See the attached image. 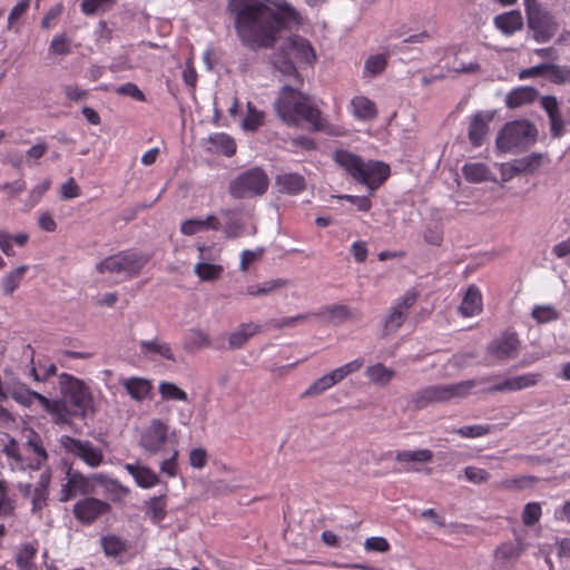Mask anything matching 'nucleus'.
<instances>
[{
    "label": "nucleus",
    "instance_id": "f8f14e48",
    "mask_svg": "<svg viewBox=\"0 0 570 570\" xmlns=\"http://www.w3.org/2000/svg\"><path fill=\"white\" fill-rule=\"evenodd\" d=\"M61 444L67 452L78 456L91 468L100 465L104 454L99 448H96L89 441L78 440L71 436H62Z\"/></svg>",
    "mask_w": 570,
    "mask_h": 570
},
{
    "label": "nucleus",
    "instance_id": "ddd939ff",
    "mask_svg": "<svg viewBox=\"0 0 570 570\" xmlns=\"http://www.w3.org/2000/svg\"><path fill=\"white\" fill-rule=\"evenodd\" d=\"M433 452L429 449L403 450L395 454V461L400 463L404 471L416 473H431V469L424 465L432 462Z\"/></svg>",
    "mask_w": 570,
    "mask_h": 570
},
{
    "label": "nucleus",
    "instance_id": "09e8293b",
    "mask_svg": "<svg viewBox=\"0 0 570 570\" xmlns=\"http://www.w3.org/2000/svg\"><path fill=\"white\" fill-rule=\"evenodd\" d=\"M104 552L110 557H117L126 550V541L116 535H105L101 538Z\"/></svg>",
    "mask_w": 570,
    "mask_h": 570
},
{
    "label": "nucleus",
    "instance_id": "6ab92c4d",
    "mask_svg": "<svg viewBox=\"0 0 570 570\" xmlns=\"http://www.w3.org/2000/svg\"><path fill=\"white\" fill-rule=\"evenodd\" d=\"M491 116L485 112L475 114L470 122L469 140L474 147L482 146L488 132Z\"/></svg>",
    "mask_w": 570,
    "mask_h": 570
},
{
    "label": "nucleus",
    "instance_id": "6e6552de",
    "mask_svg": "<svg viewBox=\"0 0 570 570\" xmlns=\"http://www.w3.org/2000/svg\"><path fill=\"white\" fill-rule=\"evenodd\" d=\"M284 58L275 59L274 63L285 75L298 78L293 60L312 65L315 61V53L307 40L298 36L289 37L284 47Z\"/></svg>",
    "mask_w": 570,
    "mask_h": 570
},
{
    "label": "nucleus",
    "instance_id": "cd10ccee",
    "mask_svg": "<svg viewBox=\"0 0 570 570\" xmlns=\"http://www.w3.org/2000/svg\"><path fill=\"white\" fill-rule=\"evenodd\" d=\"M125 468L134 478L138 487L148 489L156 485L158 482L157 474L146 466L138 464H126Z\"/></svg>",
    "mask_w": 570,
    "mask_h": 570
},
{
    "label": "nucleus",
    "instance_id": "473e14b6",
    "mask_svg": "<svg viewBox=\"0 0 570 570\" xmlns=\"http://www.w3.org/2000/svg\"><path fill=\"white\" fill-rule=\"evenodd\" d=\"M539 482V479L535 476L520 475L502 480L500 482V488L507 491H523L534 488Z\"/></svg>",
    "mask_w": 570,
    "mask_h": 570
},
{
    "label": "nucleus",
    "instance_id": "680f3d73",
    "mask_svg": "<svg viewBox=\"0 0 570 570\" xmlns=\"http://www.w3.org/2000/svg\"><path fill=\"white\" fill-rule=\"evenodd\" d=\"M541 517V508L537 502H529L523 510L522 520L525 525H533Z\"/></svg>",
    "mask_w": 570,
    "mask_h": 570
},
{
    "label": "nucleus",
    "instance_id": "aec40b11",
    "mask_svg": "<svg viewBox=\"0 0 570 570\" xmlns=\"http://www.w3.org/2000/svg\"><path fill=\"white\" fill-rule=\"evenodd\" d=\"M446 401H448V394H446L445 384L428 386V387L419 391L412 397V402L415 404L416 407H423L431 403H439V402H446Z\"/></svg>",
    "mask_w": 570,
    "mask_h": 570
},
{
    "label": "nucleus",
    "instance_id": "de8ad7c7",
    "mask_svg": "<svg viewBox=\"0 0 570 570\" xmlns=\"http://www.w3.org/2000/svg\"><path fill=\"white\" fill-rule=\"evenodd\" d=\"M364 365L363 358H355L342 366H338L331 371L332 376L334 377L336 384L342 382L348 375L360 371Z\"/></svg>",
    "mask_w": 570,
    "mask_h": 570
},
{
    "label": "nucleus",
    "instance_id": "72a5a7b5",
    "mask_svg": "<svg viewBox=\"0 0 570 570\" xmlns=\"http://www.w3.org/2000/svg\"><path fill=\"white\" fill-rule=\"evenodd\" d=\"M26 444L35 454L36 468L41 466L48 459L41 436L35 431H29Z\"/></svg>",
    "mask_w": 570,
    "mask_h": 570
},
{
    "label": "nucleus",
    "instance_id": "39448f33",
    "mask_svg": "<svg viewBox=\"0 0 570 570\" xmlns=\"http://www.w3.org/2000/svg\"><path fill=\"white\" fill-rule=\"evenodd\" d=\"M60 390L65 397L62 401L66 405L69 403L73 411H69V419L71 415H77L82 419L94 416L96 406L90 389L80 380L69 375L62 374L60 376ZM70 420L67 422L69 423Z\"/></svg>",
    "mask_w": 570,
    "mask_h": 570
},
{
    "label": "nucleus",
    "instance_id": "393cba45",
    "mask_svg": "<svg viewBox=\"0 0 570 570\" xmlns=\"http://www.w3.org/2000/svg\"><path fill=\"white\" fill-rule=\"evenodd\" d=\"M193 271L200 282H217L222 278L225 267L222 263L196 262Z\"/></svg>",
    "mask_w": 570,
    "mask_h": 570
},
{
    "label": "nucleus",
    "instance_id": "423d86ee",
    "mask_svg": "<svg viewBox=\"0 0 570 570\" xmlns=\"http://www.w3.org/2000/svg\"><path fill=\"white\" fill-rule=\"evenodd\" d=\"M148 262V257L134 250H124L110 255L96 265L99 274L117 275L131 278L137 275Z\"/></svg>",
    "mask_w": 570,
    "mask_h": 570
},
{
    "label": "nucleus",
    "instance_id": "ea45409f",
    "mask_svg": "<svg viewBox=\"0 0 570 570\" xmlns=\"http://www.w3.org/2000/svg\"><path fill=\"white\" fill-rule=\"evenodd\" d=\"M560 316V313L558 309L550 304L544 305H535L532 308L531 317L538 323V324H546L552 321L558 320Z\"/></svg>",
    "mask_w": 570,
    "mask_h": 570
},
{
    "label": "nucleus",
    "instance_id": "20e7f679",
    "mask_svg": "<svg viewBox=\"0 0 570 570\" xmlns=\"http://www.w3.org/2000/svg\"><path fill=\"white\" fill-rule=\"evenodd\" d=\"M8 399L12 397L17 403L23 406H30L33 401H38L43 410L51 415L56 424H66L69 421V412L61 400H49L48 397L31 391L21 382H11L4 386Z\"/></svg>",
    "mask_w": 570,
    "mask_h": 570
},
{
    "label": "nucleus",
    "instance_id": "2eb2a0df",
    "mask_svg": "<svg viewBox=\"0 0 570 570\" xmlns=\"http://www.w3.org/2000/svg\"><path fill=\"white\" fill-rule=\"evenodd\" d=\"M416 301L415 293H406L400 302L393 305L389 315L384 320V334L390 335L395 333L407 316V312Z\"/></svg>",
    "mask_w": 570,
    "mask_h": 570
},
{
    "label": "nucleus",
    "instance_id": "a19ab883",
    "mask_svg": "<svg viewBox=\"0 0 570 570\" xmlns=\"http://www.w3.org/2000/svg\"><path fill=\"white\" fill-rule=\"evenodd\" d=\"M336 385V382L334 377L332 376L331 372L324 374L320 379L315 380L308 389L303 393V396L305 397H312L320 395L324 393L325 391L330 390Z\"/></svg>",
    "mask_w": 570,
    "mask_h": 570
},
{
    "label": "nucleus",
    "instance_id": "79ce46f5",
    "mask_svg": "<svg viewBox=\"0 0 570 570\" xmlns=\"http://www.w3.org/2000/svg\"><path fill=\"white\" fill-rule=\"evenodd\" d=\"M196 249L198 252L197 262L222 263V247L217 244H199Z\"/></svg>",
    "mask_w": 570,
    "mask_h": 570
},
{
    "label": "nucleus",
    "instance_id": "7c9ffc66",
    "mask_svg": "<svg viewBox=\"0 0 570 570\" xmlns=\"http://www.w3.org/2000/svg\"><path fill=\"white\" fill-rule=\"evenodd\" d=\"M259 326L254 323L240 324L230 333L228 343L232 348L242 347L250 337L258 332Z\"/></svg>",
    "mask_w": 570,
    "mask_h": 570
},
{
    "label": "nucleus",
    "instance_id": "603ef678",
    "mask_svg": "<svg viewBox=\"0 0 570 570\" xmlns=\"http://www.w3.org/2000/svg\"><path fill=\"white\" fill-rule=\"evenodd\" d=\"M552 82L561 85L570 82V69L548 63L547 75Z\"/></svg>",
    "mask_w": 570,
    "mask_h": 570
},
{
    "label": "nucleus",
    "instance_id": "a18cd8bd",
    "mask_svg": "<svg viewBox=\"0 0 570 570\" xmlns=\"http://www.w3.org/2000/svg\"><path fill=\"white\" fill-rule=\"evenodd\" d=\"M158 390L163 400L187 401V393L175 383L163 381L159 383Z\"/></svg>",
    "mask_w": 570,
    "mask_h": 570
},
{
    "label": "nucleus",
    "instance_id": "f704fd0d",
    "mask_svg": "<svg viewBox=\"0 0 570 570\" xmlns=\"http://www.w3.org/2000/svg\"><path fill=\"white\" fill-rule=\"evenodd\" d=\"M27 271L28 266L21 265L2 277L1 285L7 295H11L19 287Z\"/></svg>",
    "mask_w": 570,
    "mask_h": 570
},
{
    "label": "nucleus",
    "instance_id": "dca6fc26",
    "mask_svg": "<svg viewBox=\"0 0 570 570\" xmlns=\"http://www.w3.org/2000/svg\"><path fill=\"white\" fill-rule=\"evenodd\" d=\"M107 501H77L73 505L75 517L82 523L94 522L100 514L108 512Z\"/></svg>",
    "mask_w": 570,
    "mask_h": 570
},
{
    "label": "nucleus",
    "instance_id": "c9c22d12",
    "mask_svg": "<svg viewBox=\"0 0 570 570\" xmlns=\"http://www.w3.org/2000/svg\"><path fill=\"white\" fill-rule=\"evenodd\" d=\"M37 554V547L32 543L23 544L16 558L17 567L19 570H36L33 559Z\"/></svg>",
    "mask_w": 570,
    "mask_h": 570
},
{
    "label": "nucleus",
    "instance_id": "e433bc0d",
    "mask_svg": "<svg viewBox=\"0 0 570 570\" xmlns=\"http://www.w3.org/2000/svg\"><path fill=\"white\" fill-rule=\"evenodd\" d=\"M208 346H210L208 335L198 328L190 330L184 342V347L188 351L202 350Z\"/></svg>",
    "mask_w": 570,
    "mask_h": 570
},
{
    "label": "nucleus",
    "instance_id": "4468645a",
    "mask_svg": "<svg viewBox=\"0 0 570 570\" xmlns=\"http://www.w3.org/2000/svg\"><path fill=\"white\" fill-rule=\"evenodd\" d=\"M520 342L514 333H503L494 338L488 346L489 357L505 361L518 355Z\"/></svg>",
    "mask_w": 570,
    "mask_h": 570
},
{
    "label": "nucleus",
    "instance_id": "13d9d810",
    "mask_svg": "<svg viewBox=\"0 0 570 570\" xmlns=\"http://www.w3.org/2000/svg\"><path fill=\"white\" fill-rule=\"evenodd\" d=\"M448 69L458 73H478L480 65L475 61L465 62L456 57Z\"/></svg>",
    "mask_w": 570,
    "mask_h": 570
},
{
    "label": "nucleus",
    "instance_id": "a878e982",
    "mask_svg": "<svg viewBox=\"0 0 570 570\" xmlns=\"http://www.w3.org/2000/svg\"><path fill=\"white\" fill-rule=\"evenodd\" d=\"M538 96V91L528 86L518 87L511 90L505 97L508 108H519L523 105L532 102Z\"/></svg>",
    "mask_w": 570,
    "mask_h": 570
},
{
    "label": "nucleus",
    "instance_id": "412c9836",
    "mask_svg": "<svg viewBox=\"0 0 570 570\" xmlns=\"http://www.w3.org/2000/svg\"><path fill=\"white\" fill-rule=\"evenodd\" d=\"M482 307L483 303L480 289L475 285H470L459 307L460 313L465 317H472L480 314Z\"/></svg>",
    "mask_w": 570,
    "mask_h": 570
},
{
    "label": "nucleus",
    "instance_id": "c85d7f7f",
    "mask_svg": "<svg viewBox=\"0 0 570 570\" xmlns=\"http://www.w3.org/2000/svg\"><path fill=\"white\" fill-rule=\"evenodd\" d=\"M365 375L373 384L386 386L395 376V371L382 363H375L366 367Z\"/></svg>",
    "mask_w": 570,
    "mask_h": 570
},
{
    "label": "nucleus",
    "instance_id": "864d4df0",
    "mask_svg": "<svg viewBox=\"0 0 570 570\" xmlns=\"http://www.w3.org/2000/svg\"><path fill=\"white\" fill-rule=\"evenodd\" d=\"M3 452L10 460L12 468L23 469V461L19 451V445L14 440H10L3 448Z\"/></svg>",
    "mask_w": 570,
    "mask_h": 570
},
{
    "label": "nucleus",
    "instance_id": "052dcab7",
    "mask_svg": "<svg viewBox=\"0 0 570 570\" xmlns=\"http://www.w3.org/2000/svg\"><path fill=\"white\" fill-rule=\"evenodd\" d=\"M165 501H146V514L150 517L153 522H159L166 514Z\"/></svg>",
    "mask_w": 570,
    "mask_h": 570
},
{
    "label": "nucleus",
    "instance_id": "4be33fe9",
    "mask_svg": "<svg viewBox=\"0 0 570 570\" xmlns=\"http://www.w3.org/2000/svg\"><path fill=\"white\" fill-rule=\"evenodd\" d=\"M350 105L353 116L358 120H373L377 115L374 101L365 96L360 95L353 97Z\"/></svg>",
    "mask_w": 570,
    "mask_h": 570
},
{
    "label": "nucleus",
    "instance_id": "5701e85b",
    "mask_svg": "<svg viewBox=\"0 0 570 570\" xmlns=\"http://www.w3.org/2000/svg\"><path fill=\"white\" fill-rule=\"evenodd\" d=\"M495 27L504 35H513L523 27V18L519 10H511L494 18Z\"/></svg>",
    "mask_w": 570,
    "mask_h": 570
},
{
    "label": "nucleus",
    "instance_id": "b1692460",
    "mask_svg": "<svg viewBox=\"0 0 570 570\" xmlns=\"http://www.w3.org/2000/svg\"><path fill=\"white\" fill-rule=\"evenodd\" d=\"M276 185L282 193L299 194L305 187V178L296 173H284L276 176Z\"/></svg>",
    "mask_w": 570,
    "mask_h": 570
},
{
    "label": "nucleus",
    "instance_id": "774afa93",
    "mask_svg": "<svg viewBox=\"0 0 570 570\" xmlns=\"http://www.w3.org/2000/svg\"><path fill=\"white\" fill-rule=\"evenodd\" d=\"M490 428L484 425H468L455 430V433L463 438H479L489 433Z\"/></svg>",
    "mask_w": 570,
    "mask_h": 570
},
{
    "label": "nucleus",
    "instance_id": "58836bf2",
    "mask_svg": "<svg viewBox=\"0 0 570 570\" xmlns=\"http://www.w3.org/2000/svg\"><path fill=\"white\" fill-rule=\"evenodd\" d=\"M213 148L225 156H233L236 151V145L233 138L226 134L219 132L213 135L210 138Z\"/></svg>",
    "mask_w": 570,
    "mask_h": 570
},
{
    "label": "nucleus",
    "instance_id": "2f4dec72",
    "mask_svg": "<svg viewBox=\"0 0 570 570\" xmlns=\"http://www.w3.org/2000/svg\"><path fill=\"white\" fill-rule=\"evenodd\" d=\"M464 178L473 184L487 181L491 178V173L485 164L470 163L462 167Z\"/></svg>",
    "mask_w": 570,
    "mask_h": 570
},
{
    "label": "nucleus",
    "instance_id": "c03bdc74",
    "mask_svg": "<svg viewBox=\"0 0 570 570\" xmlns=\"http://www.w3.org/2000/svg\"><path fill=\"white\" fill-rule=\"evenodd\" d=\"M265 114L256 109L252 102H247V115L242 121V128L254 131L264 124Z\"/></svg>",
    "mask_w": 570,
    "mask_h": 570
},
{
    "label": "nucleus",
    "instance_id": "37998d69",
    "mask_svg": "<svg viewBox=\"0 0 570 570\" xmlns=\"http://www.w3.org/2000/svg\"><path fill=\"white\" fill-rule=\"evenodd\" d=\"M523 552L522 543H503L495 550L497 560L501 561L503 564L508 561L518 559Z\"/></svg>",
    "mask_w": 570,
    "mask_h": 570
},
{
    "label": "nucleus",
    "instance_id": "bb28decb",
    "mask_svg": "<svg viewBox=\"0 0 570 570\" xmlns=\"http://www.w3.org/2000/svg\"><path fill=\"white\" fill-rule=\"evenodd\" d=\"M139 346L141 353L146 356L151 358L159 356L165 360L175 361L170 346L165 342L158 340L141 341Z\"/></svg>",
    "mask_w": 570,
    "mask_h": 570
},
{
    "label": "nucleus",
    "instance_id": "e2e57ef3",
    "mask_svg": "<svg viewBox=\"0 0 570 570\" xmlns=\"http://www.w3.org/2000/svg\"><path fill=\"white\" fill-rule=\"evenodd\" d=\"M49 51L59 56L69 53L70 40L63 35L56 36L50 42Z\"/></svg>",
    "mask_w": 570,
    "mask_h": 570
},
{
    "label": "nucleus",
    "instance_id": "6e6d98bb",
    "mask_svg": "<svg viewBox=\"0 0 570 570\" xmlns=\"http://www.w3.org/2000/svg\"><path fill=\"white\" fill-rule=\"evenodd\" d=\"M324 317L332 323H341L350 317L348 308L344 305H333L324 311Z\"/></svg>",
    "mask_w": 570,
    "mask_h": 570
},
{
    "label": "nucleus",
    "instance_id": "1a4fd4ad",
    "mask_svg": "<svg viewBox=\"0 0 570 570\" xmlns=\"http://www.w3.org/2000/svg\"><path fill=\"white\" fill-rule=\"evenodd\" d=\"M535 130L527 120L508 122L497 137V147L500 151L511 153L527 147L533 141Z\"/></svg>",
    "mask_w": 570,
    "mask_h": 570
},
{
    "label": "nucleus",
    "instance_id": "49530a36",
    "mask_svg": "<svg viewBox=\"0 0 570 570\" xmlns=\"http://www.w3.org/2000/svg\"><path fill=\"white\" fill-rule=\"evenodd\" d=\"M475 387V381H462L454 384H445L448 401L468 396Z\"/></svg>",
    "mask_w": 570,
    "mask_h": 570
},
{
    "label": "nucleus",
    "instance_id": "8fccbe9b",
    "mask_svg": "<svg viewBox=\"0 0 570 570\" xmlns=\"http://www.w3.org/2000/svg\"><path fill=\"white\" fill-rule=\"evenodd\" d=\"M286 282L284 279L277 278L264 282L258 285H250L246 288V293L252 296L266 295L273 292L276 288L284 286Z\"/></svg>",
    "mask_w": 570,
    "mask_h": 570
},
{
    "label": "nucleus",
    "instance_id": "4d7b16f0",
    "mask_svg": "<svg viewBox=\"0 0 570 570\" xmlns=\"http://www.w3.org/2000/svg\"><path fill=\"white\" fill-rule=\"evenodd\" d=\"M116 0H83L81 8L83 13L92 14L109 9Z\"/></svg>",
    "mask_w": 570,
    "mask_h": 570
},
{
    "label": "nucleus",
    "instance_id": "f3484780",
    "mask_svg": "<svg viewBox=\"0 0 570 570\" xmlns=\"http://www.w3.org/2000/svg\"><path fill=\"white\" fill-rule=\"evenodd\" d=\"M120 384L130 397L137 402H142L149 399L153 392L151 381L144 377L131 376L121 379Z\"/></svg>",
    "mask_w": 570,
    "mask_h": 570
},
{
    "label": "nucleus",
    "instance_id": "a211bd4d",
    "mask_svg": "<svg viewBox=\"0 0 570 570\" xmlns=\"http://www.w3.org/2000/svg\"><path fill=\"white\" fill-rule=\"evenodd\" d=\"M541 379L539 373H525L518 376L509 377L503 382L494 385L492 391L497 392H513L527 387L534 386Z\"/></svg>",
    "mask_w": 570,
    "mask_h": 570
},
{
    "label": "nucleus",
    "instance_id": "4c0bfd02",
    "mask_svg": "<svg viewBox=\"0 0 570 570\" xmlns=\"http://www.w3.org/2000/svg\"><path fill=\"white\" fill-rule=\"evenodd\" d=\"M387 65L386 56L383 53L368 57L364 62L363 77L373 78L382 73Z\"/></svg>",
    "mask_w": 570,
    "mask_h": 570
},
{
    "label": "nucleus",
    "instance_id": "bf43d9fd",
    "mask_svg": "<svg viewBox=\"0 0 570 570\" xmlns=\"http://www.w3.org/2000/svg\"><path fill=\"white\" fill-rule=\"evenodd\" d=\"M464 475L468 481L474 484L485 483L490 479V473L487 470L478 466H466L464 469Z\"/></svg>",
    "mask_w": 570,
    "mask_h": 570
},
{
    "label": "nucleus",
    "instance_id": "69168bd1",
    "mask_svg": "<svg viewBox=\"0 0 570 570\" xmlns=\"http://www.w3.org/2000/svg\"><path fill=\"white\" fill-rule=\"evenodd\" d=\"M178 450L174 449L171 455L160 463V472L167 476H176L178 473Z\"/></svg>",
    "mask_w": 570,
    "mask_h": 570
},
{
    "label": "nucleus",
    "instance_id": "f03ea898",
    "mask_svg": "<svg viewBox=\"0 0 570 570\" xmlns=\"http://www.w3.org/2000/svg\"><path fill=\"white\" fill-rule=\"evenodd\" d=\"M274 109L279 119L289 126H298L305 121L312 126L314 130H326L327 127L321 116V111L313 104L312 99L291 87L283 86L278 97L274 102ZM334 135H341L340 129L328 130Z\"/></svg>",
    "mask_w": 570,
    "mask_h": 570
},
{
    "label": "nucleus",
    "instance_id": "5fc2aeb1",
    "mask_svg": "<svg viewBox=\"0 0 570 570\" xmlns=\"http://www.w3.org/2000/svg\"><path fill=\"white\" fill-rule=\"evenodd\" d=\"M240 488V484L234 481L218 480L213 483V494L215 495H235L236 490Z\"/></svg>",
    "mask_w": 570,
    "mask_h": 570
},
{
    "label": "nucleus",
    "instance_id": "3c124183",
    "mask_svg": "<svg viewBox=\"0 0 570 570\" xmlns=\"http://www.w3.org/2000/svg\"><path fill=\"white\" fill-rule=\"evenodd\" d=\"M51 186V180L49 178H45L40 183H38L29 193L27 205L29 208L35 207L42 198V196L48 191Z\"/></svg>",
    "mask_w": 570,
    "mask_h": 570
},
{
    "label": "nucleus",
    "instance_id": "f257e3e1",
    "mask_svg": "<svg viewBox=\"0 0 570 570\" xmlns=\"http://www.w3.org/2000/svg\"><path fill=\"white\" fill-rule=\"evenodd\" d=\"M236 32L249 49L272 48L283 30L299 24L298 11L285 0H229Z\"/></svg>",
    "mask_w": 570,
    "mask_h": 570
},
{
    "label": "nucleus",
    "instance_id": "0e129e2a",
    "mask_svg": "<svg viewBox=\"0 0 570 570\" xmlns=\"http://www.w3.org/2000/svg\"><path fill=\"white\" fill-rule=\"evenodd\" d=\"M189 464L191 468L202 470L205 468L208 461L207 451L203 448L191 449L189 452Z\"/></svg>",
    "mask_w": 570,
    "mask_h": 570
},
{
    "label": "nucleus",
    "instance_id": "c756f323",
    "mask_svg": "<svg viewBox=\"0 0 570 570\" xmlns=\"http://www.w3.org/2000/svg\"><path fill=\"white\" fill-rule=\"evenodd\" d=\"M67 498L89 494L91 491V482L77 472H68Z\"/></svg>",
    "mask_w": 570,
    "mask_h": 570
},
{
    "label": "nucleus",
    "instance_id": "338daca9",
    "mask_svg": "<svg viewBox=\"0 0 570 570\" xmlns=\"http://www.w3.org/2000/svg\"><path fill=\"white\" fill-rule=\"evenodd\" d=\"M264 249L262 247H258L255 250H243L240 254L239 269L242 272H246L250 264H253L254 262L262 257Z\"/></svg>",
    "mask_w": 570,
    "mask_h": 570
},
{
    "label": "nucleus",
    "instance_id": "7ed1b4c3",
    "mask_svg": "<svg viewBox=\"0 0 570 570\" xmlns=\"http://www.w3.org/2000/svg\"><path fill=\"white\" fill-rule=\"evenodd\" d=\"M334 159L355 180L364 184L371 191L377 189L390 176L389 165L377 161H363L347 150H337Z\"/></svg>",
    "mask_w": 570,
    "mask_h": 570
},
{
    "label": "nucleus",
    "instance_id": "9b49d317",
    "mask_svg": "<svg viewBox=\"0 0 570 570\" xmlns=\"http://www.w3.org/2000/svg\"><path fill=\"white\" fill-rule=\"evenodd\" d=\"M169 435V425L161 419H151L140 431L138 445L149 455L160 453Z\"/></svg>",
    "mask_w": 570,
    "mask_h": 570
},
{
    "label": "nucleus",
    "instance_id": "9d476101",
    "mask_svg": "<svg viewBox=\"0 0 570 570\" xmlns=\"http://www.w3.org/2000/svg\"><path fill=\"white\" fill-rule=\"evenodd\" d=\"M268 185L269 180L266 173L261 168H252L230 181L229 193L238 199L249 198L265 194Z\"/></svg>",
    "mask_w": 570,
    "mask_h": 570
},
{
    "label": "nucleus",
    "instance_id": "0eeeda50",
    "mask_svg": "<svg viewBox=\"0 0 570 570\" xmlns=\"http://www.w3.org/2000/svg\"><path fill=\"white\" fill-rule=\"evenodd\" d=\"M527 24L537 42L549 41L558 30L554 17L538 0H524Z\"/></svg>",
    "mask_w": 570,
    "mask_h": 570
}]
</instances>
